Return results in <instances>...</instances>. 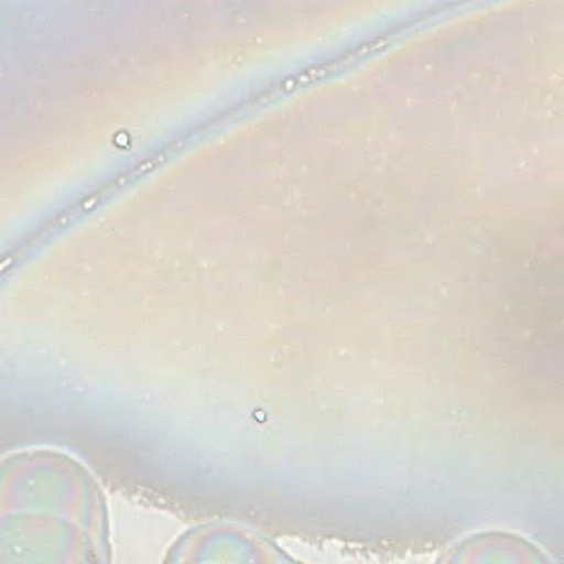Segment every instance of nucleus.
<instances>
[{
  "label": "nucleus",
  "mask_w": 564,
  "mask_h": 564,
  "mask_svg": "<svg viewBox=\"0 0 564 564\" xmlns=\"http://www.w3.org/2000/svg\"><path fill=\"white\" fill-rule=\"evenodd\" d=\"M126 139H127L126 135H121V134H116L115 135V141L116 142H123Z\"/></svg>",
  "instance_id": "f257e3e1"
}]
</instances>
